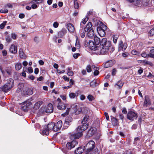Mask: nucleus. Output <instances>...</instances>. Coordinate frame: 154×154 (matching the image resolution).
Instances as JSON below:
<instances>
[{"label":"nucleus","instance_id":"de8ad7c7","mask_svg":"<svg viewBox=\"0 0 154 154\" xmlns=\"http://www.w3.org/2000/svg\"><path fill=\"white\" fill-rule=\"evenodd\" d=\"M140 138L137 137L135 138L134 141V144H137L140 141Z\"/></svg>","mask_w":154,"mask_h":154},{"label":"nucleus","instance_id":"6e6552de","mask_svg":"<svg viewBox=\"0 0 154 154\" xmlns=\"http://www.w3.org/2000/svg\"><path fill=\"white\" fill-rule=\"evenodd\" d=\"M78 144V142L76 140L67 142L66 145V147L68 149H71L74 148Z\"/></svg>","mask_w":154,"mask_h":154},{"label":"nucleus","instance_id":"c85d7f7f","mask_svg":"<svg viewBox=\"0 0 154 154\" xmlns=\"http://www.w3.org/2000/svg\"><path fill=\"white\" fill-rule=\"evenodd\" d=\"M79 93L78 91L75 92V93H71L69 94V97L72 99H74L75 97L77 98L78 96Z\"/></svg>","mask_w":154,"mask_h":154},{"label":"nucleus","instance_id":"bf43d9fd","mask_svg":"<svg viewBox=\"0 0 154 154\" xmlns=\"http://www.w3.org/2000/svg\"><path fill=\"white\" fill-rule=\"evenodd\" d=\"M5 7L8 8H11L13 7V5L11 3H8L7 4L5 5Z\"/></svg>","mask_w":154,"mask_h":154},{"label":"nucleus","instance_id":"f257e3e1","mask_svg":"<svg viewBox=\"0 0 154 154\" xmlns=\"http://www.w3.org/2000/svg\"><path fill=\"white\" fill-rule=\"evenodd\" d=\"M111 46V42L107 41L106 38H104L102 39L101 44L98 45L97 52L95 53L98 55L106 54L109 52L111 53L114 50V48Z\"/></svg>","mask_w":154,"mask_h":154},{"label":"nucleus","instance_id":"72a5a7b5","mask_svg":"<svg viewBox=\"0 0 154 154\" xmlns=\"http://www.w3.org/2000/svg\"><path fill=\"white\" fill-rule=\"evenodd\" d=\"M19 54L20 58L22 59L26 58V56L22 50H20Z\"/></svg>","mask_w":154,"mask_h":154},{"label":"nucleus","instance_id":"cd10ccee","mask_svg":"<svg viewBox=\"0 0 154 154\" xmlns=\"http://www.w3.org/2000/svg\"><path fill=\"white\" fill-rule=\"evenodd\" d=\"M110 117L113 125L114 126H116L118 124V120L112 116H111Z\"/></svg>","mask_w":154,"mask_h":154},{"label":"nucleus","instance_id":"e433bc0d","mask_svg":"<svg viewBox=\"0 0 154 154\" xmlns=\"http://www.w3.org/2000/svg\"><path fill=\"white\" fill-rule=\"evenodd\" d=\"M22 64L20 63H17L15 65L16 69L17 70H20L22 68Z\"/></svg>","mask_w":154,"mask_h":154},{"label":"nucleus","instance_id":"8fccbe9b","mask_svg":"<svg viewBox=\"0 0 154 154\" xmlns=\"http://www.w3.org/2000/svg\"><path fill=\"white\" fill-rule=\"evenodd\" d=\"M69 109L70 108H67L66 112H65V113L62 114V116H65L67 115L69 113Z\"/></svg>","mask_w":154,"mask_h":154},{"label":"nucleus","instance_id":"69168bd1","mask_svg":"<svg viewBox=\"0 0 154 154\" xmlns=\"http://www.w3.org/2000/svg\"><path fill=\"white\" fill-rule=\"evenodd\" d=\"M104 115L105 116L106 120L108 121L109 120V118L108 113L107 112H104Z\"/></svg>","mask_w":154,"mask_h":154},{"label":"nucleus","instance_id":"338daca9","mask_svg":"<svg viewBox=\"0 0 154 154\" xmlns=\"http://www.w3.org/2000/svg\"><path fill=\"white\" fill-rule=\"evenodd\" d=\"M24 17L25 15L23 14H20L19 15V17L21 19L23 18Z\"/></svg>","mask_w":154,"mask_h":154},{"label":"nucleus","instance_id":"4d7b16f0","mask_svg":"<svg viewBox=\"0 0 154 154\" xmlns=\"http://www.w3.org/2000/svg\"><path fill=\"white\" fill-rule=\"evenodd\" d=\"M99 69L98 68H96V69H95V71L94 72V75H97L99 74V71H98V70Z\"/></svg>","mask_w":154,"mask_h":154},{"label":"nucleus","instance_id":"f8f14e48","mask_svg":"<svg viewBox=\"0 0 154 154\" xmlns=\"http://www.w3.org/2000/svg\"><path fill=\"white\" fill-rule=\"evenodd\" d=\"M151 104V102L149 96L148 95L146 96L143 104V107H147Z\"/></svg>","mask_w":154,"mask_h":154},{"label":"nucleus","instance_id":"79ce46f5","mask_svg":"<svg viewBox=\"0 0 154 154\" xmlns=\"http://www.w3.org/2000/svg\"><path fill=\"white\" fill-rule=\"evenodd\" d=\"M74 7L75 9H78L79 7V5L77 0H75L74 1Z\"/></svg>","mask_w":154,"mask_h":154},{"label":"nucleus","instance_id":"473e14b6","mask_svg":"<svg viewBox=\"0 0 154 154\" xmlns=\"http://www.w3.org/2000/svg\"><path fill=\"white\" fill-rule=\"evenodd\" d=\"M45 112V107H42L39 110V111L38 113V115L39 116L42 115Z\"/></svg>","mask_w":154,"mask_h":154},{"label":"nucleus","instance_id":"4468645a","mask_svg":"<svg viewBox=\"0 0 154 154\" xmlns=\"http://www.w3.org/2000/svg\"><path fill=\"white\" fill-rule=\"evenodd\" d=\"M23 105H24L22 107V109L24 112H27L28 110V108L29 106L31 105V103L30 102L27 103V101H25L22 103Z\"/></svg>","mask_w":154,"mask_h":154},{"label":"nucleus","instance_id":"603ef678","mask_svg":"<svg viewBox=\"0 0 154 154\" xmlns=\"http://www.w3.org/2000/svg\"><path fill=\"white\" fill-rule=\"evenodd\" d=\"M59 25V23L57 22H54L53 23V26L54 28H57Z\"/></svg>","mask_w":154,"mask_h":154},{"label":"nucleus","instance_id":"a211bd4d","mask_svg":"<svg viewBox=\"0 0 154 154\" xmlns=\"http://www.w3.org/2000/svg\"><path fill=\"white\" fill-rule=\"evenodd\" d=\"M67 105L63 102L59 103L57 106L58 109L61 110H65L66 107Z\"/></svg>","mask_w":154,"mask_h":154},{"label":"nucleus","instance_id":"58836bf2","mask_svg":"<svg viewBox=\"0 0 154 154\" xmlns=\"http://www.w3.org/2000/svg\"><path fill=\"white\" fill-rule=\"evenodd\" d=\"M43 1V0H34L31 1V3L34 4L36 3H42Z\"/></svg>","mask_w":154,"mask_h":154},{"label":"nucleus","instance_id":"864d4df0","mask_svg":"<svg viewBox=\"0 0 154 154\" xmlns=\"http://www.w3.org/2000/svg\"><path fill=\"white\" fill-rule=\"evenodd\" d=\"M149 34L150 35H154V27L150 30L149 32Z\"/></svg>","mask_w":154,"mask_h":154},{"label":"nucleus","instance_id":"c03bdc74","mask_svg":"<svg viewBox=\"0 0 154 154\" xmlns=\"http://www.w3.org/2000/svg\"><path fill=\"white\" fill-rule=\"evenodd\" d=\"M88 20V16H86V17L82 21L81 23L80 24L82 23V24L83 25V24H85L86 23V22Z\"/></svg>","mask_w":154,"mask_h":154},{"label":"nucleus","instance_id":"dca6fc26","mask_svg":"<svg viewBox=\"0 0 154 154\" xmlns=\"http://www.w3.org/2000/svg\"><path fill=\"white\" fill-rule=\"evenodd\" d=\"M53 106L51 103L48 104L45 109V112L47 113H51L53 112Z\"/></svg>","mask_w":154,"mask_h":154},{"label":"nucleus","instance_id":"49530a36","mask_svg":"<svg viewBox=\"0 0 154 154\" xmlns=\"http://www.w3.org/2000/svg\"><path fill=\"white\" fill-rule=\"evenodd\" d=\"M7 23V21H4L3 22L1 23L0 25V28L1 29H3L4 28L5 26L6 23Z\"/></svg>","mask_w":154,"mask_h":154},{"label":"nucleus","instance_id":"7c9ffc66","mask_svg":"<svg viewBox=\"0 0 154 154\" xmlns=\"http://www.w3.org/2000/svg\"><path fill=\"white\" fill-rule=\"evenodd\" d=\"M24 87V84L23 83H20L19 84L18 88L17 90V92H19L21 91Z\"/></svg>","mask_w":154,"mask_h":154},{"label":"nucleus","instance_id":"a18cd8bd","mask_svg":"<svg viewBox=\"0 0 154 154\" xmlns=\"http://www.w3.org/2000/svg\"><path fill=\"white\" fill-rule=\"evenodd\" d=\"M75 46L78 48H79L80 47V44L79 42V41L78 40V38L77 37H76V42L75 43Z\"/></svg>","mask_w":154,"mask_h":154},{"label":"nucleus","instance_id":"a878e982","mask_svg":"<svg viewBox=\"0 0 154 154\" xmlns=\"http://www.w3.org/2000/svg\"><path fill=\"white\" fill-rule=\"evenodd\" d=\"M68 30L71 32H73L75 31L74 26L71 23L68 24L67 25Z\"/></svg>","mask_w":154,"mask_h":154},{"label":"nucleus","instance_id":"f704fd0d","mask_svg":"<svg viewBox=\"0 0 154 154\" xmlns=\"http://www.w3.org/2000/svg\"><path fill=\"white\" fill-rule=\"evenodd\" d=\"M72 120V119L70 117H67L66 118L65 122L66 124H69V123L71 122Z\"/></svg>","mask_w":154,"mask_h":154},{"label":"nucleus","instance_id":"2eb2a0df","mask_svg":"<svg viewBox=\"0 0 154 154\" xmlns=\"http://www.w3.org/2000/svg\"><path fill=\"white\" fill-rule=\"evenodd\" d=\"M96 131L97 129L95 127L91 128L88 131L87 136L89 137L92 136L96 133Z\"/></svg>","mask_w":154,"mask_h":154},{"label":"nucleus","instance_id":"2f4dec72","mask_svg":"<svg viewBox=\"0 0 154 154\" xmlns=\"http://www.w3.org/2000/svg\"><path fill=\"white\" fill-rule=\"evenodd\" d=\"M88 32L87 35L88 37L92 38L94 35V31L93 29H91L88 31H87Z\"/></svg>","mask_w":154,"mask_h":154},{"label":"nucleus","instance_id":"13d9d810","mask_svg":"<svg viewBox=\"0 0 154 154\" xmlns=\"http://www.w3.org/2000/svg\"><path fill=\"white\" fill-rule=\"evenodd\" d=\"M80 99L82 100H83L85 99V96L83 94L81 95L80 97Z\"/></svg>","mask_w":154,"mask_h":154},{"label":"nucleus","instance_id":"a19ab883","mask_svg":"<svg viewBox=\"0 0 154 154\" xmlns=\"http://www.w3.org/2000/svg\"><path fill=\"white\" fill-rule=\"evenodd\" d=\"M118 35H114L113 36V42L114 43L116 44L117 42V40L118 38Z\"/></svg>","mask_w":154,"mask_h":154},{"label":"nucleus","instance_id":"ea45409f","mask_svg":"<svg viewBox=\"0 0 154 154\" xmlns=\"http://www.w3.org/2000/svg\"><path fill=\"white\" fill-rule=\"evenodd\" d=\"M149 56L151 57H154V49L151 50L150 51V53Z\"/></svg>","mask_w":154,"mask_h":154},{"label":"nucleus","instance_id":"bb28decb","mask_svg":"<svg viewBox=\"0 0 154 154\" xmlns=\"http://www.w3.org/2000/svg\"><path fill=\"white\" fill-rule=\"evenodd\" d=\"M43 103V102L42 101H39L36 102L34 105L33 109L35 110L38 109Z\"/></svg>","mask_w":154,"mask_h":154},{"label":"nucleus","instance_id":"b1692460","mask_svg":"<svg viewBox=\"0 0 154 154\" xmlns=\"http://www.w3.org/2000/svg\"><path fill=\"white\" fill-rule=\"evenodd\" d=\"M123 84L124 83L121 81V80H120L115 84V86L116 88L119 89L122 87Z\"/></svg>","mask_w":154,"mask_h":154},{"label":"nucleus","instance_id":"412c9836","mask_svg":"<svg viewBox=\"0 0 154 154\" xmlns=\"http://www.w3.org/2000/svg\"><path fill=\"white\" fill-rule=\"evenodd\" d=\"M85 148V147L84 146L79 147L75 151V152L76 154H81L83 152Z\"/></svg>","mask_w":154,"mask_h":154},{"label":"nucleus","instance_id":"423d86ee","mask_svg":"<svg viewBox=\"0 0 154 154\" xmlns=\"http://www.w3.org/2000/svg\"><path fill=\"white\" fill-rule=\"evenodd\" d=\"M137 117V113L132 111L129 112L127 115V118L131 121L136 119Z\"/></svg>","mask_w":154,"mask_h":154},{"label":"nucleus","instance_id":"052dcab7","mask_svg":"<svg viewBox=\"0 0 154 154\" xmlns=\"http://www.w3.org/2000/svg\"><path fill=\"white\" fill-rule=\"evenodd\" d=\"M28 70L29 73H32L33 72V70L32 67H30L28 68Z\"/></svg>","mask_w":154,"mask_h":154},{"label":"nucleus","instance_id":"09e8293b","mask_svg":"<svg viewBox=\"0 0 154 154\" xmlns=\"http://www.w3.org/2000/svg\"><path fill=\"white\" fill-rule=\"evenodd\" d=\"M11 35L12 38L14 40L16 39L17 36V35L15 33H12L11 34Z\"/></svg>","mask_w":154,"mask_h":154},{"label":"nucleus","instance_id":"20e7f679","mask_svg":"<svg viewBox=\"0 0 154 154\" xmlns=\"http://www.w3.org/2000/svg\"><path fill=\"white\" fill-rule=\"evenodd\" d=\"M13 83L14 80L12 79H9L8 82L2 87V91L6 92L10 90L13 86Z\"/></svg>","mask_w":154,"mask_h":154},{"label":"nucleus","instance_id":"0e129e2a","mask_svg":"<svg viewBox=\"0 0 154 154\" xmlns=\"http://www.w3.org/2000/svg\"><path fill=\"white\" fill-rule=\"evenodd\" d=\"M63 78L66 81H69V78L67 77L66 75H64L63 77Z\"/></svg>","mask_w":154,"mask_h":154},{"label":"nucleus","instance_id":"1a4fd4ad","mask_svg":"<svg viewBox=\"0 0 154 154\" xmlns=\"http://www.w3.org/2000/svg\"><path fill=\"white\" fill-rule=\"evenodd\" d=\"M118 46L119 51H124L127 47V45L126 43H124L122 41H120L119 43Z\"/></svg>","mask_w":154,"mask_h":154},{"label":"nucleus","instance_id":"aec40b11","mask_svg":"<svg viewBox=\"0 0 154 154\" xmlns=\"http://www.w3.org/2000/svg\"><path fill=\"white\" fill-rule=\"evenodd\" d=\"M49 130L47 128L46 126L44 127L43 129L40 130V133L43 135H47L49 134Z\"/></svg>","mask_w":154,"mask_h":154},{"label":"nucleus","instance_id":"774afa93","mask_svg":"<svg viewBox=\"0 0 154 154\" xmlns=\"http://www.w3.org/2000/svg\"><path fill=\"white\" fill-rule=\"evenodd\" d=\"M116 72V70L115 69H114L112 70V75H114Z\"/></svg>","mask_w":154,"mask_h":154},{"label":"nucleus","instance_id":"6ab92c4d","mask_svg":"<svg viewBox=\"0 0 154 154\" xmlns=\"http://www.w3.org/2000/svg\"><path fill=\"white\" fill-rule=\"evenodd\" d=\"M82 26L85 32H87L88 31L91 30V29H93L92 28V24L91 23V22H89L85 27L83 25H82Z\"/></svg>","mask_w":154,"mask_h":154},{"label":"nucleus","instance_id":"680f3d73","mask_svg":"<svg viewBox=\"0 0 154 154\" xmlns=\"http://www.w3.org/2000/svg\"><path fill=\"white\" fill-rule=\"evenodd\" d=\"M131 53L133 55H136L137 54L138 52L135 50H133L132 51Z\"/></svg>","mask_w":154,"mask_h":154},{"label":"nucleus","instance_id":"e2e57ef3","mask_svg":"<svg viewBox=\"0 0 154 154\" xmlns=\"http://www.w3.org/2000/svg\"><path fill=\"white\" fill-rule=\"evenodd\" d=\"M38 7L37 5L35 4H33L31 5V8L33 9L36 8Z\"/></svg>","mask_w":154,"mask_h":154},{"label":"nucleus","instance_id":"39448f33","mask_svg":"<svg viewBox=\"0 0 154 154\" xmlns=\"http://www.w3.org/2000/svg\"><path fill=\"white\" fill-rule=\"evenodd\" d=\"M95 147V143L93 140H90L86 145L85 148L87 149V152H90Z\"/></svg>","mask_w":154,"mask_h":154},{"label":"nucleus","instance_id":"f3484780","mask_svg":"<svg viewBox=\"0 0 154 154\" xmlns=\"http://www.w3.org/2000/svg\"><path fill=\"white\" fill-rule=\"evenodd\" d=\"M115 63V61L114 60H111L107 61L104 65L105 68H108L113 66Z\"/></svg>","mask_w":154,"mask_h":154},{"label":"nucleus","instance_id":"9b49d317","mask_svg":"<svg viewBox=\"0 0 154 154\" xmlns=\"http://www.w3.org/2000/svg\"><path fill=\"white\" fill-rule=\"evenodd\" d=\"M89 117L88 115H85L84 117L83 120L82 121L81 123L82 125L80 126V127H83V126L85 125L87 126V129L88 128V123L89 120Z\"/></svg>","mask_w":154,"mask_h":154},{"label":"nucleus","instance_id":"5701e85b","mask_svg":"<svg viewBox=\"0 0 154 154\" xmlns=\"http://www.w3.org/2000/svg\"><path fill=\"white\" fill-rule=\"evenodd\" d=\"M48 130H49V131H51L52 130L54 131V123L51 122L49 123L47 126H46Z\"/></svg>","mask_w":154,"mask_h":154},{"label":"nucleus","instance_id":"c756f323","mask_svg":"<svg viewBox=\"0 0 154 154\" xmlns=\"http://www.w3.org/2000/svg\"><path fill=\"white\" fill-rule=\"evenodd\" d=\"M94 41L95 44L97 45H99V44L101 43V41H100V38L96 35L94 36Z\"/></svg>","mask_w":154,"mask_h":154},{"label":"nucleus","instance_id":"4c0bfd02","mask_svg":"<svg viewBox=\"0 0 154 154\" xmlns=\"http://www.w3.org/2000/svg\"><path fill=\"white\" fill-rule=\"evenodd\" d=\"M12 68L11 67H8L6 68L5 72L8 75H11V73Z\"/></svg>","mask_w":154,"mask_h":154},{"label":"nucleus","instance_id":"ddd939ff","mask_svg":"<svg viewBox=\"0 0 154 154\" xmlns=\"http://www.w3.org/2000/svg\"><path fill=\"white\" fill-rule=\"evenodd\" d=\"M62 125V122L60 120L58 121L56 124H54V131L56 132L60 129Z\"/></svg>","mask_w":154,"mask_h":154},{"label":"nucleus","instance_id":"393cba45","mask_svg":"<svg viewBox=\"0 0 154 154\" xmlns=\"http://www.w3.org/2000/svg\"><path fill=\"white\" fill-rule=\"evenodd\" d=\"M10 51L12 53L15 54L17 53V47L14 45H12L10 48Z\"/></svg>","mask_w":154,"mask_h":154},{"label":"nucleus","instance_id":"f03ea898","mask_svg":"<svg viewBox=\"0 0 154 154\" xmlns=\"http://www.w3.org/2000/svg\"><path fill=\"white\" fill-rule=\"evenodd\" d=\"M95 24L98 26L97 30L99 35L101 37L104 36L106 34L105 31L107 29V26L99 21H97V24Z\"/></svg>","mask_w":154,"mask_h":154},{"label":"nucleus","instance_id":"7ed1b4c3","mask_svg":"<svg viewBox=\"0 0 154 154\" xmlns=\"http://www.w3.org/2000/svg\"><path fill=\"white\" fill-rule=\"evenodd\" d=\"M83 126V127L79 126L78 127L77 129V133L71 135L72 138H74L75 139H77L82 136V132L87 129V126L85 125H84Z\"/></svg>","mask_w":154,"mask_h":154},{"label":"nucleus","instance_id":"5fc2aeb1","mask_svg":"<svg viewBox=\"0 0 154 154\" xmlns=\"http://www.w3.org/2000/svg\"><path fill=\"white\" fill-rule=\"evenodd\" d=\"M86 70L87 72H89L91 71V66L90 65H88L86 67Z\"/></svg>","mask_w":154,"mask_h":154},{"label":"nucleus","instance_id":"c9c22d12","mask_svg":"<svg viewBox=\"0 0 154 154\" xmlns=\"http://www.w3.org/2000/svg\"><path fill=\"white\" fill-rule=\"evenodd\" d=\"M87 97L90 102L94 100L95 99L94 97L91 94H88Z\"/></svg>","mask_w":154,"mask_h":154},{"label":"nucleus","instance_id":"37998d69","mask_svg":"<svg viewBox=\"0 0 154 154\" xmlns=\"http://www.w3.org/2000/svg\"><path fill=\"white\" fill-rule=\"evenodd\" d=\"M82 111V109L81 108H78L76 110L75 109V113L76 115H78Z\"/></svg>","mask_w":154,"mask_h":154},{"label":"nucleus","instance_id":"3c124183","mask_svg":"<svg viewBox=\"0 0 154 154\" xmlns=\"http://www.w3.org/2000/svg\"><path fill=\"white\" fill-rule=\"evenodd\" d=\"M6 41L8 42H10L12 41V39L10 36L9 35L8 36L5 38Z\"/></svg>","mask_w":154,"mask_h":154},{"label":"nucleus","instance_id":"0eeeda50","mask_svg":"<svg viewBox=\"0 0 154 154\" xmlns=\"http://www.w3.org/2000/svg\"><path fill=\"white\" fill-rule=\"evenodd\" d=\"M88 46L91 50L95 51V52H97L98 45H96L93 41L90 40L89 41Z\"/></svg>","mask_w":154,"mask_h":154},{"label":"nucleus","instance_id":"6e6d98bb","mask_svg":"<svg viewBox=\"0 0 154 154\" xmlns=\"http://www.w3.org/2000/svg\"><path fill=\"white\" fill-rule=\"evenodd\" d=\"M8 10L6 8L2 9L1 10L0 12L1 13H6L8 12Z\"/></svg>","mask_w":154,"mask_h":154},{"label":"nucleus","instance_id":"4be33fe9","mask_svg":"<svg viewBox=\"0 0 154 154\" xmlns=\"http://www.w3.org/2000/svg\"><path fill=\"white\" fill-rule=\"evenodd\" d=\"M80 27L79 30V33L80 34V35L81 37L82 38H83L85 37V30L83 28V27L82 26L83 25L82 24V23L80 24Z\"/></svg>","mask_w":154,"mask_h":154},{"label":"nucleus","instance_id":"9d476101","mask_svg":"<svg viewBox=\"0 0 154 154\" xmlns=\"http://www.w3.org/2000/svg\"><path fill=\"white\" fill-rule=\"evenodd\" d=\"M137 5H140L141 4V6L143 7H146L148 6L150 3L149 0H140L136 1Z\"/></svg>","mask_w":154,"mask_h":154}]
</instances>
